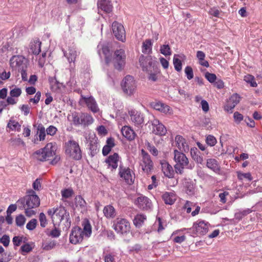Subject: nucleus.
I'll return each mask as SVG.
<instances>
[{"label":"nucleus","instance_id":"obj_1","mask_svg":"<svg viewBox=\"0 0 262 262\" xmlns=\"http://www.w3.org/2000/svg\"><path fill=\"white\" fill-rule=\"evenodd\" d=\"M29 194L18 200L17 203L21 204L25 210V214L27 216L31 217L35 213L33 208L40 205V199L33 190L29 192Z\"/></svg>","mask_w":262,"mask_h":262},{"label":"nucleus","instance_id":"obj_2","mask_svg":"<svg viewBox=\"0 0 262 262\" xmlns=\"http://www.w3.org/2000/svg\"><path fill=\"white\" fill-rule=\"evenodd\" d=\"M83 230L79 227H75L72 229L70 235V242L73 244L81 242L85 236L89 237L92 233V227L90 222L85 219L82 224Z\"/></svg>","mask_w":262,"mask_h":262},{"label":"nucleus","instance_id":"obj_3","mask_svg":"<svg viewBox=\"0 0 262 262\" xmlns=\"http://www.w3.org/2000/svg\"><path fill=\"white\" fill-rule=\"evenodd\" d=\"M173 159L176 162L174 166V169L178 174H183L184 168L192 169V168L186 155L183 152H180L177 149L174 150Z\"/></svg>","mask_w":262,"mask_h":262},{"label":"nucleus","instance_id":"obj_4","mask_svg":"<svg viewBox=\"0 0 262 262\" xmlns=\"http://www.w3.org/2000/svg\"><path fill=\"white\" fill-rule=\"evenodd\" d=\"M56 150V146L52 143H49L44 148L35 152L36 158L40 161L48 160L50 158L53 157L55 155Z\"/></svg>","mask_w":262,"mask_h":262},{"label":"nucleus","instance_id":"obj_5","mask_svg":"<svg viewBox=\"0 0 262 262\" xmlns=\"http://www.w3.org/2000/svg\"><path fill=\"white\" fill-rule=\"evenodd\" d=\"M123 93L127 96H133L137 90V83L134 78L127 75L122 80L121 84Z\"/></svg>","mask_w":262,"mask_h":262},{"label":"nucleus","instance_id":"obj_6","mask_svg":"<svg viewBox=\"0 0 262 262\" xmlns=\"http://www.w3.org/2000/svg\"><path fill=\"white\" fill-rule=\"evenodd\" d=\"M72 121L75 125H82L84 126H89L94 122V119L91 115L88 113L72 114Z\"/></svg>","mask_w":262,"mask_h":262},{"label":"nucleus","instance_id":"obj_7","mask_svg":"<svg viewBox=\"0 0 262 262\" xmlns=\"http://www.w3.org/2000/svg\"><path fill=\"white\" fill-rule=\"evenodd\" d=\"M66 153L73 159L79 160L82 157L81 151L77 142L74 140H70L67 143Z\"/></svg>","mask_w":262,"mask_h":262},{"label":"nucleus","instance_id":"obj_8","mask_svg":"<svg viewBox=\"0 0 262 262\" xmlns=\"http://www.w3.org/2000/svg\"><path fill=\"white\" fill-rule=\"evenodd\" d=\"M113 228L120 234L126 233L130 230V224L125 219L117 217L113 221Z\"/></svg>","mask_w":262,"mask_h":262},{"label":"nucleus","instance_id":"obj_9","mask_svg":"<svg viewBox=\"0 0 262 262\" xmlns=\"http://www.w3.org/2000/svg\"><path fill=\"white\" fill-rule=\"evenodd\" d=\"M140 165L143 171L147 173H149L153 169L154 164L150 157L144 149L141 150Z\"/></svg>","mask_w":262,"mask_h":262},{"label":"nucleus","instance_id":"obj_10","mask_svg":"<svg viewBox=\"0 0 262 262\" xmlns=\"http://www.w3.org/2000/svg\"><path fill=\"white\" fill-rule=\"evenodd\" d=\"M126 55L123 49L116 50L114 53L113 63L115 69L121 70L125 64Z\"/></svg>","mask_w":262,"mask_h":262},{"label":"nucleus","instance_id":"obj_11","mask_svg":"<svg viewBox=\"0 0 262 262\" xmlns=\"http://www.w3.org/2000/svg\"><path fill=\"white\" fill-rule=\"evenodd\" d=\"M10 64L13 70L18 71L27 68L26 59L24 57L20 55L12 56L10 59Z\"/></svg>","mask_w":262,"mask_h":262},{"label":"nucleus","instance_id":"obj_12","mask_svg":"<svg viewBox=\"0 0 262 262\" xmlns=\"http://www.w3.org/2000/svg\"><path fill=\"white\" fill-rule=\"evenodd\" d=\"M119 174L127 184L131 185L134 183V174L129 168L120 165Z\"/></svg>","mask_w":262,"mask_h":262},{"label":"nucleus","instance_id":"obj_13","mask_svg":"<svg viewBox=\"0 0 262 262\" xmlns=\"http://www.w3.org/2000/svg\"><path fill=\"white\" fill-rule=\"evenodd\" d=\"M113 33L116 38L122 42L125 40V31L124 27L120 23L114 21L112 26Z\"/></svg>","mask_w":262,"mask_h":262},{"label":"nucleus","instance_id":"obj_14","mask_svg":"<svg viewBox=\"0 0 262 262\" xmlns=\"http://www.w3.org/2000/svg\"><path fill=\"white\" fill-rule=\"evenodd\" d=\"M210 227V224L204 221H198L194 223L193 225V229H195V234L197 235H203L206 234Z\"/></svg>","mask_w":262,"mask_h":262},{"label":"nucleus","instance_id":"obj_15","mask_svg":"<svg viewBox=\"0 0 262 262\" xmlns=\"http://www.w3.org/2000/svg\"><path fill=\"white\" fill-rule=\"evenodd\" d=\"M79 103L81 104H86L88 107L94 113L98 112L99 110L95 100L92 97H86L81 95Z\"/></svg>","mask_w":262,"mask_h":262},{"label":"nucleus","instance_id":"obj_16","mask_svg":"<svg viewBox=\"0 0 262 262\" xmlns=\"http://www.w3.org/2000/svg\"><path fill=\"white\" fill-rule=\"evenodd\" d=\"M152 133L156 135L164 136L167 133V129L165 126L157 119H154L152 121Z\"/></svg>","mask_w":262,"mask_h":262},{"label":"nucleus","instance_id":"obj_17","mask_svg":"<svg viewBox=\"0 0 262 262\" xmlns=\"http://www.w3.org/2000/svg\"><path fill=\"white\" fill-rule=\"evenodd\" d=\"M138 207L143 210H148L151 208L152 204L150 200L146 196H140L135 201Z\"/></svg>","mask_w":262,"mask_h":262},{"label":"nucleus","instance_id":"obj_18","mask_svg":"<svg viewBox=\"0 0 262 262\" xmlns=\"http://www.w3.org/2000/svg\"><path fill=\"white\" fill-rule=\"evenodd\" d=\"M128 114L132 123L135 125H140L144 122V117L140 112L131 110Z\"/></svg>","mask_w":262,"mask_h":262},{"label":"nucleus","instance_id":"obj_19","mask_svg":"<svg viewBox=\"0 0 262 262\" xmlns=\"http://www.w3.org/2000/svg\"><path fill=\"white\" fill-rule=\"evenodd\" d=\"M176 146L180 152H187L189 150L188 143L182 136L177 135L175 137Z\"/></svg>","mask_w":262,"mask_h":262},{"label":"nucleus","instance_id":"obj_20","mask_svg":"<svg viewBox=\"0 0 262 262\" xmlns=\"http://www.w3.org/2000/svg\"><path fill=\"white\" fill-rule=\"evenodd\" d=\"M241 99L240 96L234 94L229 98L227 104L225 106V110L228 112H232V110L239 102Z\"/></svg>","mask_w":262,"mask_h":262},{"label":"nucleus","instance_id":"obj_21","mask_svg":"<svg viewBox=\"0 0 262 262\" xmlns=\"http://www.w3.org/2000/svg\"><path fill=\"white\" fill-rule=\"evenodd\" d=\"M119 157L118 154L114 153L113 155H110L106 159L105 162L107 164V167L111 168L112 170H115L118 166Z\"/></svg>","mask_w":262,"mask_h":262},{"label":"nucleus","instance_id":"obj_22","mask_svg":"<svg viewBox=\"0 0 262 262\" xmlns=\"http://www.w3.org/2000/svg\"><path fill=\"white\" fill-rule=\"evenodd\" d=\"M67 211L63 207H60L55 209V214L53 216V223H60L67 216Z\"/></svg>","mask_w":262,"mask_h":262},{"label":"nucleus","instance_id":"obj_23","mask_svg":"<svg viewBox=\"0 0 262 262\" xmlns=\"http://www.w3.org/2000/svg\"><path fill=\"white\" fill-rule=\"evenodd\" d=\"M152 106L154 109L157 111H158L161 113L164 114H171L172 113V108L168 106V105L162 103L161 102H154L152 103Z\"/></svg>","mask_w":262,"mask_h":262},{"label":"nucleus","instance_id":"obj_24","mask_svg":"<svg viewBox=\"0 0 262 262\" xmlns=\"http://www.w3.org/2000/svg\"><path fill=\"white\" fill-rule=\"evenodd\" d=\"M185 59V56L183 54H174L173 56V62L175 70L180 72L182 70V62Z\"/></svg>","mask_w":262,"mask_h":262},{"label":"nucleus","instance_id":"obj_25","mask_svg":"<svg viewBox=\"0 0 262 262\" xmlns=\"http://www.w3.org/2000/svg\"><path fill=\"white\" fill-rule=\"evenodd\" d=\"M122 135L129 140H133L136 136L135 132L128 126H124L122 128Z\"/></svg>","mask_w":262,"mask_h":262},{"label":"nucleus","instance_id":"obj_26","mask_svg":"<svg viewBox=\"0 0 262 262\" xmlns=\"http://www.w3.org/2000/svg\"><path fill=\"white\" fill-rule=\"evenodd\" d=\"M161 169L164 175L168 178L173 177V171L172 166L166 161L161 162Z\"/></svg>","mask_w":262,"mask_h":262},{"label":"nucleus","instance_id":"obj_27","mask_svg":"<svg viewBox=\"0 0 262 262\" xmlns=\"http://www.w3.org/2000/svg\"><path fill=\"white\" fill-rule=\"evenodd\" d=\"M98 8L106 13H110L112 11L113 6L110 0H102L98 3Z\"/></svg>","mask_w":262,"mask_h":262},{"label":"nucleus","instance_id":"obj_28","mask_svg":"<svg viewBox=\"0 0 262 262\" xmlns=\"http://www.w3.org/2000/svg\"><path fill=\"white\" fill-rule=\"evenodd\" d=\"M206 166L214 171L219 172L220 170V166L219 162L215 159H208L207 160Z\"/></svg>","mask_w":262,"mask_h":262},{"label":"nucleus","instance_id":"obj_29","mask_svg":"<svg viewBox=\"0 0 262 262\" xmlns=\"http://www.w3.org/2000/svg\"><path fill=\"white\" fill-rule=\"evenodd\" d=\"M190 154L192 158L198 164H203L204 159L201 153L196 148L191 149Z\"/></svg>","mask_w":262,"mask_h":262},{"label":"nucleus","instance_id":"obj_30","mask_svg":"<svg viewBox=\"0 0 262 262\" xmlns=\"http://www.w3.org/2000/svg\"><path fill=\"white\" fill-rule=\"evenodd\" d=\"M78 54V52L75 48L70 47L68 52L64 53V56L67 57L69 62L71 63L72 62H74Z\"/></svg>","mask_w":262,"mask_h":262},{"label":"nucleus","instance_id":"obj_31","mask_svg":"<svg viewBox=\"0 0 262 262\" xmlns=\"http://www.w3.org/2000/svg\"><path fill=\"white\" fill-rule=\"evenodd\" d=\"M162 199L165 204L172 205L176 200V195L173 192H166L163 194Z\"/></svg>","mask_w":262,"mask_h":262},{"label":"nucleus","instance_id":"obj_32","mask_svg":"<svg viewBox=\"0 0 262 262\" xmlns=\"http://www.w3.org/2000/svg\"><path fill=\"white\" fill-rule=\"evenodd\" d=\"M103 212L104 216L107 219L114 218L116 216L115 209L111 205L104 207Z\"/></svg>","mask_w":262,"mask_h":262},{"label":"nucleus","instance_id":"obj_33","mask_svg":"<svg viewBox=\"0 0 262 262\" xmlns=\"http://www.w3.org/2000/svg\"><path fill=\"white\" fill-rule=\"evenodd\" d=\"M41 42L38 40L31 42L30 45V52L34 54H38L41 51Z\"/></svg>","mask_w":262,"mask_h":262},{"label":"nucleus","instance_id":"obj_34","mask_svg":"<svg viewBox=\"0 0 262 262\" xmlns=\"http://www.w3.org/2000/svg\"><path fill=\"white\" fill-rule=\"evenodd\" d=\"M184 186L186 189V193L189 195L194 194L195 187L193 182L190 180H185L183 183Z\"/></svg>","mask_w":262,"mask_h":262},{"label":"nucleus","instance_id":"obj_35","mask_svg":"<svg viewBox=\"0 0 262 262\" xmlns=\"http://www.w3.org/2000/svg\"><path fill=\"white\" fill-rule=\"evenodd\" d=\"M75 205L77 207H79L81 212L86 210V203L80 195L75 198Z\"/></svg>","mask_w":262,"mask_h":262},{"label":"nucleus","instance_id":"obj_36","mask_svg":"<svg viewBox=\"0 0 262 262\" xmlns=\"http://www.w3.org/2000/svg\"><path fill=\"white\" fill-rule=\"evenodd\" d=\"M152 42L150 39L145 40L142 44V51L144 54H150L151 53Z\"/></svg>","mask_w":262,"mask_h":262},{"label":"nucleus","instance_id":"obj_37","mask_svg":"<svg viewBox=\"0 0 262 262\" xmlns=\"http://www.w3.org/2000/svg\"><path fill=\"white\" fill-rule=\"evenodd\" d=\"M20 127L21 125L19 124V123L14 120H10L8 124H7V127L9 128L11 130L13 131H20Z\"/></svg>","mask_w":262,"mask_h":262},{"label":"nucleus","instance_id":"obj_38","mask_svg":"<svg viewBox=\"0 0 262 262\" xmlns=\"http://www.w3.org/2000/svg\"><path fill=\"white\" fill-rule=\"evenodd\" d=\"M146 219V216L143 214H137L134 220V224L137 227H140Z\"/></svg>","mask_w":262,"mask_h":262},{"label":"nucleus","instance_id":"obj_39","mask_svg":"<svg viewBox=\"0 0 262 262\" xmlns=\"http://www.w3.org/2000/svg\"><path fill=\"white\" fill-rule=\"evenodd\" d=\"M37 134L38 135L39 140L43 141L46 137V129L41 124H39L37 126Z\"/></svg>","mask_w":262,"mask_h":262},{"label":"nucleus","instance_id":"obj_40","mask_svg":"<svg viewBox=\"0 0 262 262\" xmlns=\"http://www.w3.org/2000/svg\"><path fill=\"white\" fill-rule=\"evenodd\" d=\"M56 243L54 241L45 242L42 244V247L45 250H50L55 247Z\"/></svg>","mask_w":262,"mask_h":262},{"label":"nucleus","instance_id":"obj_41","mask_svg":"<svg viewBox=\"0 0 262 262\" xmlns=\"http://www.w3.org/2000/svg\"><path fill=\"white\" fill-rule=\"evenodd\" d=\"M252 212V210L250 209H246L242 211H239L235 213V218L238 220H241L244 216L247 215Z\"/></svg>","mask_w":262,"mask_h":262},{"label":"nucleus","instance_id":"obj_42","mask_svg":"<svg viewBox=\"0 0 262 262\" xmlns=\"http://www.w3.org/2000/svg\"><path fill=\"white\" fill-rule=\"evenodd\" d=\"M244 80L248 83H249L252 87H256L257 83L255 81L254 76L251 75H247L244 77Z\"/></svg>","mask_w":262,"mask_h":262},{"label":"nucleus","instance_id":"obj_43","mask_svg":"<svg viewBox=\"0 0 262 262\" xmlns=\"http://www.w3.org/2000/svg\"><path fill=\"white\" fill-rule=\"evenodd\" d=\"M160 52L165 56H169L171 55L170 48L168 45H163L161 46Z\"/></svg>","mask_w":262,"mask_h":262},{"label":"nucleus","instance_id":"obj_44","mask_svg":"<svg viewBox=\"0 0 262 262\" xmlns=\"http://www.w3.org/2000/svg\"><path fill=\"white\" fill-rule=\"evenodd\" d=\"M139 62L140 63V65L142 66L143 70H147V67L144 64V62H148L150 66H151L152 64V61L150 60V59H149L148 57H144L143 56L140 57Z\"/></svg>","mask_w":262,"mask_h":262},{"label":"nucleus","instance_id":"obj_45","mask_svg":"<svg viewBox=\"0 0 262 262\" xmlns=\"http://www.w3.org/2000/svg\"><path fill=\"white\" fill-rule=\"evenodd\" d=\"M98 48L99 50L101 49L103 54L105 55L106 60L107 61V56L110 55V50L109 47L107 45H103L101 43L99 44Z\"/></svg>","mask_w":262,"mask_h":262},{"label":"nucleus","instance_id":"obj_46","mask_svg":"<svg viewBox=\"0 0 262 262\" xmlns=\"http://www.w3.org/2000/svg\"><path fill=\"white\" fill-rule=\"evenodd\" d=\"M61 195L62 198L68 199L72 196L73 194V191L72 189L68 188L62 190L61 191Z\"/></svg>","mask_w":262,"mask_h":262},{"label":"nucleus","instance_id":"obj_47","mask_svg":"<svg viewBox=\"0 0 262 262\" xmlns=\"http://www.w3.org/2000/svg\"><path fill=\"white\" fill-rule=\"evenodd\" d=\"M206 142L207 144L210 146H213L216 143V140L215 138L212 135H208L206 137Z\"/></svg>","mask_w":262,"mask_h":262},{"label":"nucleus","instance_id":"obj_48","mask_svg":"<svg viewBox=\"0 0 262 262\" xmlns=\"http://www.w3.org/2000/svg\"><path fill=\"white\" fill-rule=\"evenodd\" d=\"M26 221L25 217L23 215L20 214L16 217L15 222L18 226H22L24 225Z\"/></svg>","mask_w":262,"mask_h":262},{"label":"nucleus","instance_id":"obj_49","mask_svg":"<svg viewBox=\"0 0 262 262\" xmlns=\"http://www.w3.org/2000/svg\"><path fill=\"white\" fill-rule=\"evenodd\" d=\"M21 94V90L20 88H15L10 92V95L14 97H18Z\"/></svg>","mask_w":262,"mask_h":262},{"label":"nucleus","instance_id":"obj_50","mask_svg":"<svg viewBox=\"0 0 262 262\" xmlns=\"http://www.w3.org/2000/svg\"><path fill=\"white\" fill-rule=\"evenodd\" d=\"M185 73L187 76V78L189 80H190L193 78V71H192V69L190 67L187 66L185 68Z\"/></svg>","mask_w":262,"mask_h":262},{"label":"nucleus","instance_id":"obj_51","mask_svg":"<svg viewBox=\"0 0 262 262\" xmlns=\"http://www.w3.org/2000/svg\"><path fill=\"white\" fill-rule=\"evenodd\" d=\"M37 220L36 219H32L26 225V228L29 230L34 229L36 226Z\"/></svg>","mask_w":262,"mask_h":262},{"label":"nucleus","instance_id":"obj_52","mask_svg":"<svg viewBox=\"0 0 262 262\" xmlns=\"http://www.w3.org/2000/svg\"><path fill=\"white\" fill-rule=\"evenodd\" d=\"M0 243L5 247L8 246L10 243V238L8 235H4L0 238Z\"/></svg>","mask_w":262,"mask_h":262},{"label":"nucleus","instance_id":"obj_53","mask_svg":"<svg viewBox=\"0 0 262 262\" xmlns=\"http://www.w3.org/2000/svg\"><path fill=\"white\" fill-rule=\"evenodd\" d=\"M40 97H41V93L38 91L36 93V94L33 98H30L29 99V102L30 103L32 102L34 104H37L39 101Z\"/></svg>","mask_w":262,"mask_h":262},{"label":"nucleus","instance_id":"obj_54","mask_svg":"<svg viewBox=\"0 0 262 262\" xmlns=\"http://www.w3.org/2000/svg\"><path fill=\"white\" fill-rule=\"evenodd\" d=\"M205 78L211 83L214 82L216 79V76L214 74L206 73Z\"/></svg>","mask_w":262,"mask_h":262},{"label":"nucleus","instance_id":"obj_55","mask_svg":"<svg viewBox=\"0 0 262 262\" xmlns=\"http://www.w3.org/2000/svg\"><path fill=\"white\" fill-rule=\"evenodd\" d=\"M57 131V128L53 125H50L46 129L47 134L51 136H54L56 133Z\"/></svg>","mask_w":262,"mask_h":262},{"label":"nucleus","instance_id":"obj_56","mask_svg":"<svg viewBox=\"0 0 262 262\" xmlns=\"http://www.w3.org/2000/svg\"><path fill=\"white\" fill-rule=\"evenodd\" d=\"M233 118L237 123H239L243 120V116L238 112H235L234 113Z\"/></svg>","mask_w":262,"mask_h":262},{"label":"nucleus","instance_id":"obj_57","mask_svg":"<svg viewBox=\"0 0 262 262\" xmlns=\"http://www.w3.org/2000/svg\"><path fill=\"white\" fill-rule=\"evenodd\" d=\"M39 221L40 226L42 227H45L47 223L45 214L43 213H40L39 214Z\"/></svg>","mask_w":262,"mask_h":262},{"label":"nucleus","instance_id":"obj_58","mask_svg":"<svg viewBox=\"0 0 262 262\" xmlns=\"http://www.w3.org/2000/svg\"><path fill=\"white\" fill-rule=\"evenodd\" d=\"M23 237L21 236H14L13 238L12 242L15 246H19L23 242Z\"/></svg>","mask_w":262,"mask_h":262},{"label":"nucleus","instance_id":"obj_59","mask_svg":"<svg viewBox=\"0 0 262 262\" xmlns=\"http://www.w3.org/2000/svg\"><path fill=\"white\" fill-rule=\"evenodd\" d=\"M41 181L40 179H37L33 183V187L35 190H38L41 188Z\"/></svg>","mask_w":262,"mask_h":262},{"label":"nucleus","instance_id":"obj_60","mask_svg":"<svg viewBox=\"0 0 262 262\" xmlns=\"http://www.w3.org/2000/svg\"><path fill=\"white\" fill-rule=\"evenodd\" d=\"M97 131L98 134L101 136H105L107 133V130L106 129L105 127L103 125L99 126L97 128Z\"/></svg>","mask_w":262,"mask_h":262},{"label":"nucleus","instance_id":"obj_61","mask_svg":"<svg viewBox=\"0 0 262 262\" xmlns=\"http://www.w3.org/2000/svg\"><path fill=\"white\" fill-rule=\"evenodd\" d=\"M60 231L56 228L52 230L49 233V235L53 237H57L60 235Z\"/></svg>","mask_w":262,"mask_h":262},{"label":"nucleus","instance_id":"obj_62","mask_svg":"<svg viewBox=\"0 0 262 262\" xmlns=\"http://www.w3.org/2000/svg\"><path fill=\"white\" fill-rule=\"evenodd\" d=\"M201 104L203 111L205 112H207L209 108L208 102L206 100H202Z\"/></svg>","mask_w":262,"mask_h":262},{"label":"nucleus","instance_id":"obj_63","mask_svg":"<svg viewBox=\"0 0 262 262\" xmlns=\"http://www.w3.org/2000/svg\"><path fill=\"white\" fill-rule=\"evenodd\" d=\"M30 107L28 105L23 104L21 107V110L24 112V114L25 116L28 115L30 113Z\"/></svg>","mask_w":262,"mask_h":262},{"label":"nucleus","instance_id":"obj_64","mask_svg":"<svg viewBox=\"0 0 262 262\" xmlns=\"http://www.w3.org/2000/svg\"><path fill=\"white\" fill-rule=\"evenodd\" d=\"M17 209V206L15 204L10 205L7 209V214H10L15 211Z\"/></svg>","mask_w":262,"mask_h":262}]
</instances>
